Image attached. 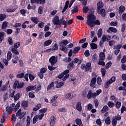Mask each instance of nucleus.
I'll return each instance as SVG.
<instances>
[{
  "instance_id": "26",
  "label": "nucleus",
  "mask_w": 126,
  "mask_h": 126,
  "mask_svg": "<svg viewBox=\"0 0 126 126\" xmlns=\"http://www.w3.org/2000/svg\"><path fill=\"white\" fill-rule=\"evenodd\" d=\"M90 46H91L92 50H96V49H97V48H98V45H97L96 44H95L94 43H91Z\"/></svg>"
},
{
  "instance_id": "9",
  "label": "nucleus",
  "mask_w": 126,
  "mask_h": 126,
  "mask_svg": "<svg viewBox=\"0 0 126 126\" xmlns=\"http://www.w3.org/2000/svg\"><path fill=\"white\" fill-rule=\"evenodd\" d=\"M107 33H110L111 32H112L113 33H117V32H118V30L116 28L110 27L107 30Z\"/></svg>"
},
{
  "instance_id": "34",
  "label": "nucleus",
  "mask_w": 126,
  "mask_h": 126,
  "mask_svg": "<svg viewBox=\"0 0 126 126\" xmlns=\"http://www.w3.org/2000/svg\"><path fill=\"white\" fill-rule=\"evenodd\" d=\"M20 108V101H18L17 103L16 104V106L14 108V111L15 112H17L18 110Z\"/></svg>"
},
{
  "instance_id": "46",
  "label": "nucleus",
  "mask_w": 126,
  "mask_h": 126,
  "mask_svg": "<svg viewBox=\"0 0 126 126\" xmlns=\"http://www.w3.org/2000/svg\"><path fill=\"white\" fill-rule=\"evenodd\" d=\"M7 60L8 61H10V60L11 59V57L12 56V54H11V52L10 51H8L7 52Z\"/></svg>"
},
{
  "instance_id": "19",
  "label": "nucleus",
  "mask_w": 126,
  "mask_h": 126,
  "mask_svg": "<svg viewBox=\"0 0 126 126\" xmlns=\"http://www.w3.org/2000/svg\"><path fill=\"white\" fill-rule=\"evenodd\" d=\"M5 33L3 32H0V43H1L4 40V35Z\"/></svg>"
},
{
  "instance_id": "16",
  "label": "nucleus",
  "mask_w": 126,
  "mask_h": 126,
  "mask_svg": "<svg viewBox=\"0 0 126 126\" xmlns=\"http://www.w3.org/2000/svg\"><path fill=\"white\" fill-rule=\"evenodd\" d=\"M21 105L24 109L28 107V101L23 100Z\"/></svg>"
},
{
  "instance_id": "23",
  "label": "nucleus",
  "mask_w": 126,
  "mask_h": 126,
  "mask_svg": "<svg viewBox=\"0 0 126 126\" xmlns=\"http://www.w3.org/2000/svg\"><path fill=\"white\" fill-rule=\"evenodd\" d=\"M93 97V92L92 90L89 91L87 94L88 99H91Z\"/></svg>"
},
{
  "instance_id": "35",
  "label": "nucleus",
  "mask_w": 126,
  "mask_h": 126,
  "mask_svg": "<svg viewBox=\"0 0 126 126\" xmlns=\"http://www.w3.org/2000/svg\"><path fill=\"white\" fill-rule=\"evenodd\" d=\"M30 123H31V118H30V116H28L27 117V124H26V126H30Z\"/></svg>"
},
{
  "instance_id": "50",
  "label": "nucleus",
  "mask_w": 126,
  "mask_h": 126,
  "mask_svg": "<svg viewBox=\"0 0 126 126\" xmlns=\"http://www.w3.org/2000/svg\"><path fill=\"white\" fill-rule=\"evenodd\" d=\"M58 112H60V113H65L66 112V109H65L64 107L59 108L58 109Z\"/></svg>"
},
{
  "instance_id": "45",
  "label": "nucleus",
  "mask_w": 126,
  "mask_h": 126,
  "mask_svg": "<svg viewBox=\"0 0 126 126\" xmlns=\"http://www.w3.org/2000/svg\"><path fill=\"white\" fill-rule=\"evenodd\" d=\"M52 49L53 51H57V50L59 49V46L58 45V44L55 43L54 45L52 46Z\"/></svg>"
},
{
  "instance_id": "11",
  "label": "nucleus",
  "mask_w": 126,
  "mask_h": 126,
  "mask_svg": "<svg viewBox=\"0 0 126 126\" xmlns=\"http://www.w3.org/2000/svg\"><path fill=\"white\" fill-rule=\"evenodd\" d=\"M76 109L79 112L82 111V106L81 105V102L79 101L76 104Z\"/></svg>"
},
{
  "instance_id": "62",
  "label": "nucleus",
  "mask_w": 126,
  "mask_h": 126,
  "mask_svg": "<svg viewBox=\"0 0 126 126\" xmlns=\"http://www.w3.org/2000/svg\"><path fill=\"white\" fill-rule=\"evenodd\" d=\"M121 63H126V55H124L121 59Z\"/></svg>"
},
{
  "instance_id": "29",
  "label": "nucleus",
  "mask_w": 126,
  "mask_h": 126,
  "mask_svg": "<svg viewBox=\"0 0 126 126\" xmlns=\"http://www.w3.org/2000/svg\"><path fill=\"white\" fill-rule=\"evenodd\" d=\"M52 44V40L48 39L44 42V45L46 46H50Z\"/></svg>"
},
{
  "instance_id": "1",
  "label": "nucleus",
  "mask_w": 126,
  "mask_h": 126,
  "mask_svg": "<svg viewBox=\"0 0 126 126\" xmlns=\"http://www.w3.org/2000/svg\"><path fill=\"white\" fill-rule=\"evenodd\" d=\"M87 24L90 27H94L95 25H100L101 22L98 20H96V16L94 15H89L87 18Z\"/></svg>"
},
{
  "instance_id": "33",
  "label": "nucleus",
  "mask_w": 126,
  "mask_h": 126,
  "mask_svg": "<svg viewBox=\"0 0 126 126\" xmlns=\"http://www.w3.org/2000/svg\"><path fill=\"white\" fill-rule=\"evenodd\" d=\"M75 123L77 126H81V125H82V121H81V119L79 118L76 119Z\"/></svg>"
},
{
  "instance_id": "30",
  "label": "nucleus",
  "mask_w": 126,
  "mask_h": 126,
  "mask_svg": "<svg viewBox=\"0 0 126 126\" xmlns=\"http://www.w3.org/2000/svg\"><path fill=\"white\" fill-rule=\"evenodd\" d=\"M6 27H7V23L6 21H4L2 24L1 29L2 30H5V29H6Z\"/></svg>"
},
{
  "instance_id": "4",
  "label": "nucleus",
  "mask_w": 126,
  "mask_h": 126,
  "mask_svg": "<svg viewBox=\"0 0 126 126\" xmlns=\"http://www.w3.org/2000/svg\"><path fill=\"white\" fill-rule=\"evenodd\" d=\"M24 87V82L19 83V81H15L13 84V89H21Z\"/></svg>"
},
{
  "instance_id": "38",
  "label": "nucleus",
  "mask_w": 126,
  "mask_h": 126,
  "mask_svg": "<svg viewBox=\"0 0 126 126\" xmlns=\"http://www.w3.org/2000/svg\"><path fill=\"white\" fill-rule=\"evenodd\" d=\"M111 83L110 82V81H108V82H106L105 84H104V88L105 89H108L109 87H110V85H111Z\"/></svg>"
},
{
  "instance_id": "3",
  "label": "nucleus",
  "mask_w": 126,
  "mask_h": 126,
  "mask_svg": "<svg viewBox=\"0 0 126 126\" xmlns=\"http://www.w3.org/2000/svg\"><path fill=\"white\" fill-rule=\"evenodd\" d=\"M53 24L57 25V28H60L62 26V22L60 20V17L58 16H55L53 19Z\"/></svg>"
},
{
  "instance_id": "41",
  "label": "nucleus",
  "mask_w": 126,
  "mask_h": 126,
  "mask_svg": "<svg viewBox=\"0 0 126 126\" xmlns=\"http://www.w3.org/2000/svg\"><path fill=\"white\" fill-rule=\"evenodd\" d=\"M101 72L102 76H103V77H105V76L106 75V69L103 67H101Z\"/></svg>"
},
{
  "instance_id": "55",
  "label": "nucleus",
  "mask_w": 126,
  "mask_h": 126,
  "mask_svg": "<svg viewBox=\"0 0 126 126\" xmlns=\"http://www.w3.org/2000/svg\"><path fill=\"white\" fill-rule=\"evenodd\" d=\"M17 78H23L24 77V73H21L20 74H18L16 76Z\"/></svg>"
},
{
  "instance_id": "5",
  "label": "nucleus",
  "mask_w": 126,
  "mask_h": 126,
  "mask_svg": "<svg viewBox=\"0 0 126 126\" xmlns=\"http://www.w3.org/2000/svg\"><path fill=\"white\" fill-rule=\"evenodd\" d=\"M49 63H50L51 65L52 66L55 65L56 63H57V62H58V60L56 59V56H52L50 59H49Z\"/></svg>"
},
{
  "instance_id": "58",
  "label": "nucleus",
  "mask_w": 126,
  "mask_h": 126,
  "mask_svg": "<svg viewBox=\"0 0 126 126\" xmlns=\"http://www.w3.org/2000/svg\"><path fill=\"white\" fill-rule=\"evenodd\" d=\"M11 121L13 123H14V122L16 121V116H15V114H13L12 115V118H11Z\"/></svg>"
},
{
  "instance_id": "63",
  "label": "nucleus",
  "mask_w": 126,
  "mask_h": 126,
  "mask_svg": "<svg viewBox=\"0 0 126 126\" xmlns=\"http://www.w3.org/2000/svg\"><path fill=\"white\" fill-rule=\"evenodd\" d=\"M121 27V32H125L126 30V24H122Z\"/></svg>"
},
{
  "instance_id": "18",
  "label": "nucleus",
  "mask_w": 126,
  "mask_h": 126,
  "mask_svg": "<svg viewBox=\"0 0 126 126\" xmlns=\"http://www.w3.org/2000/svg\"><path fill=\"white\" fill-rule=\"evenodd\" d=\"M89 69H92L91 63H88L86 64V69L85 70V71H89Z\"/></svg>"
},
{
  "instance_id": "15",
  "label": "nucleus",
  "mask_w": 126,
  "mask_h": 126,
  "mask_svg": "<svg viewBox=\"0 0 126 126\" xmlns=\"http://www.w3.org/2000/svg\"><path fill=\"white\" fill-rule=\"evenodd\" d=\"M56 83H57L56 86V88H61L62 86H63V85H64V82H60L59 83V81H56Z\"/></svg>"
},
{
  "instance_id": "48",
  "label": "nucleus",
  "mask_w": 126,
  "mask_h": 126,
  "mask_svg": "<svg viewBox=\"0 0 126 126\" xmlns=\"http://www.w3.org/2000/svg\"><path fill=\"white\" fill-rule=\"evenodd\" d=\"M96 83H97L98 85H101V84H102V79H101V77H97L96 79Z\"/></svg>"
},
{
  "instance_id": "53",
  "label": "nucleus",
  "mask_w": 126,
  "mask_h": 126,
  "mask_svg": "<svg viewBox=\"0 0 126 126\" xmlns=\"http://www.w3.org/2000/svg\"><path fill=\"white\" fill-rule=\"evenodd\" d=\"M94 102L95 104V108H97L98 106H99V101L97 98H95L94 100Z\"/></svg>"
},
{
  "instance_id": "13",
  "label": "nucleus",
  "mask_w": 126,
  "mask_h": 126,
  "mask_svg": "<svg viewBox=\"0 0 126 126\" xmlns=\"http://www.w3.org/2000/svg\"><path fill=\"white\" fill-rule=\"evenodd\" d=\"M125 10H126V7L124 5H121L119 7V14L120 15H122L123 13V12H125Z\"/></svg>"
},
{
  "instance_id": "22",
  "label": "nucleus",
  "mask_w": 126,
  "mask_h": 126,
  "mask_svg": "<svg viewBox=\"0 0 126 126\" xmlns=\"http://www.w3.org/2000/svg\"><path fill=\"white\" fill-rule=\"evenodd\" d=\"M6 111L9 115H10L11 113H12V111H13V108H11V107L7 106L6 107Z\"/></svg>"
},
{
  "instance_id": "36",
  "label": "nucleus",
  "mask_w": 126,
  "mask_h": 126,
  "mask_svg": "<svg viewBox=\"0 0 126 126\" xmlns=\"http://www.w3.org/2000/svg\"><path fill=\"white\" fill-rule=\"evenodd\" d=\"M54 82H52L48 86L47 88V91H49L50 89H52V88L54 87Z\"/></svg>"
},
{
  "instance_id": "14",
  "label": "nucleus",
  "mask_w": 126,
  "mask_h": 126,
  "mask_svg": "<svg viewBox=\"0 0 126 126\" xmlns=\"http://www.w3.org/2000/svg\"><path fill=\"white\" fill-rule=\"evenodd\" d=\"M99 60L101 61H104L105 59H106V56L105 55V53L103 52H100L99 55Z\"/></svg>"
},
{
  "instance_id": "24",
  "label": "nucleus",
  "mask_w": 126,
  "mask_h": 126,
  "mask_svg": "<svg viewBox=\"0 0 126 126\" xmlns=\"http://www.w3.org/2000/svg\"><path fill=\"white\" fill-rule=\"evenodd\" d=\"M11 50L12 51V54L17 55V56H18V55H19V51H18V50H17V49L12 48L11 49Z\"/></svg>"
},
{
  "instance_id": "21",
  "label": "nucleus",
  "mask_w": 126,
  "mask_h": 126,
  "mask_svg": "<svg viewBox=\"0 0 126 126\" xmlns=\"http://www.w3.org/2000/svg\"><path fill=\"white\" fill-rule=\"evenodd\" d=\"M74 67V64L73 63V62H71L70 63H69L67 65V68L69 69V70H70V69H72Z\"/></svg>"
},
{
  "instance_id": "44",
  "label": "nucleus",
  "mask_w": 126,
  "mask_h": 126,
  "mask_svg": "<svg viewBox=\"0 0 126 126\" xmlns=\"http://www.w3.org/2000/svg\"><path fill=\"white\" fill-rule=\"evenodd\" d=\"M89 11V8L88 6H84L83 7V11L84 13H87Z\"/></svg>"
},
{
  "instance_id": "2",
  "label": "nucleus",
  "mask_w": 126,
  "mask_h": 126,
  "mask_svg": "<svg viewBox=\"0 0 126 126\" xmlns=\"http://www.w3.org/2000/svg\"><path fill=\"white\" fill-rule=\"evenodd\" d=\"M21 109H20L16 114V117H18V119L19 120H22L23 119V121H24L25 120V115H26V111H23Z\"/></svg>"
},
{
  "instance_id": "56",
  "label": "nucleus",
  "mask_w": 126,
  "mask_h": 126,
  "mask_svg": "<svg viewBox=\"0 0 126 126\" xmlns=\"http://www.w3.org/2000/svg\"><path fill=\"white\" fill-rule=\"evenodd\" d=\"M115 44H116V41L115 40H110L109 41V45L110 46V47L114 46Z\"/></svg>"
},
{
  "instance_id": "8",
  "label": "nucleus",
  "mask_w": 126,
  "mask_h": 126,
  "mask_svg": "<svg viewBox=\"0 0 126 126\" xmlns=\"http://www.w3.org/2000/svg\"><path fill=\"white\" fill-rule=\"evenodd\" d=\"M49 122L50 126H55V125H56V118L54 116L51 117Z\"/></svg>"
},
{
  "instance_id": "39",
  "label": "nucleus",
  "mask_w": 126,
  "mask_h": 126,
  "mask_svg": "<svg viewBox=\"0 0 126 126\" xmlns=\"http://www.w3.org/2000/svg\"><path fill=\"white\" fill-rule=\"evenodd\" d=\"M115 106L117 109H120L122 106V103L120 101H117L115 103Z\"/></svg>"
},
{
  "instance_id": "27",
  "label": "nucleus",
  "mask_w": 126,
  "mask_h": 126,
  "mask_svg": "<svg viewBox=\"0 0 126 126\" xmlns=\"http://www.w3.org/2000/svg\"><path fill=\"white\" fill-rule=\"evenodd\" d=\"M79 51H80V47H76L73 49V54H77Z\"/></svg>"
},
{
  "instance_id": "51",
  "label": "nucleus",
  "mask_w": 126,
  "mask_h": 126,
  "mask_svg": "<svg viewBox=\"0 0 126 126\" xmlns=\"http://www.w3.org/2000/svg\"><path fill=\"white\" fill-rule=\"evenodd\" d=\"M38 121V117H37V115H35L32 119V123L33 125H35L36 123Z\"/></svg>"
},
{
  "instance_id": "10",
  "label": "nucleus",
  "mask_w": 126,
  "mask_h": 126,
  "mask_svg": "<svg viewBox=\"0 0 126 126\" xmlns=\"http://www.w3.org/2000/svg\"><path fill=\"white\" fill-rule=\"evenodd\" d=\"M69 42L66 39L63 40L59 43L60 47H65Z\"/></svg>"
},
{
  "instance_id": "59",
  "label": "nucleus",
  "mask_w": 126,
  "mask_h": 126,
  "mask_svg": "<svg viewBox=\"0 0 126 126\" xmlns=\"http://www.w3.org/2000/svg\"><path fill=\"white\" fill-rule=\"evenodd\" d=\"M37 75L39 77L40 79H43V78H44V74L41 73V72H37Z\"/></svg>"
},
{
  "instance_id": "40",
  "label": "nucleus",
  "mask_w": 126,
  "mask_h": 126,
  "mask_svg": "<svg viewBox=\"0 0 126 126\" xmlns=\"http://www.w3.org/2000/svg\"><path fill=\"white\" fill-rule=\"evenodd\" d=\"M112 65V62H108L105 65V69H108V68H110Z\"/></svg>"
},
{
  "instance_id": "60",
  "label": "nucleus",
  "mask_w": 126,
  "mask_h": 126,
  "mask_svg": "<svg viewBox=\"0 0 126 126\" xmlns=\"http://www.w3.org/2000/svg\"><path fill=\"white\" fill-rule=\"evenodd\" d=\"M29 78L31 81H33V80L35 79V77H34L32 74H29Z\"/></svg>"
},
{
  "instance_id": "28",
  "label": "nucleus",
  "mask_w": 126,
  "mask_h": 126,
  "mask_svg": "<svg viewBox=\"0 0 126 126\" xmlns=\"http://www.w3.org/2000/svg\"><path fill=\"white\" fill-rule=\"evenodd\" d=\"M102 34H103V30L102 29H99L97 31L98 38H101V37H102Z\"/></svg>"
},
{
  "instance_id": "37",
  "label": "nucleus",
  "mask_w": 126,
  "mask_h": 126,
  "mask_svg": "<svg viewBox=\"0 0 126 126\" xmlns=\"http://www.w3.org/2000/svg\"><path fill=\"white\" fill-rule=\"evenodd\" d=\"M41 104L38 103L37 105L35 106V107H33V110L34 111V112H36V111H38L40 108H41Z\"/></svg>"
},
{
  "instance_id": "43",
  "label": "nucleus",
  "mask_w": 126,
  "mask_h": 126,
  "mask_svg": "<svg viewBox=\"0 0 126 126\" xmlns=\"http://www.w3.org/2000/svg\"><path fill=\"white\" fill-rule=\"evenodd\" d=\"M98 63L99 65H102V66H105V64H106V63L104 62V61L101 60L100 59H99Z\"/></svg>"
},
{
  "instance_id": "49",
  "label": "nucleus",
  "mask_w": 126,
  "mask_h": 126,
  "mask_svg": "<svg viewBox=\"0 0 126 126\" xmlns=\"http://www.w3.org/2000/svg\"><path fill=\"white\" fill-rule=\"evenodd\" d=\"M107 105L109 108H113L115 106V103L113 101H109Z\"/></svg>"
},
{
  "instance_id": "17",
  "label": "nucleus",
  "mask_w": 126,
  "mask_h": 126,
  "mask_svg": "<svg viewBox=\"0 0 126 126\" xmlns=\"http://www.w3.org/2000/svg\"><path fill=\"white\" fill-rule=\"evenodd\" d=\"M97 10H100L101 8H103L104 4H103V2L102 1H99L97 3Z\"/></svg>"
},
{
  "instance_id": "6",
  "label": "nucleus",
  "mask_w": 126,
  "mask_h": 126,
  "mask_svg": "<svg viewBox=\"0 0 126 126\" xmlns=\"http://www.w3.org/2000/svg\"><path fill=\"white\" fill-rule=\"evenodd\" d=\"M97 13H98V14H100L102 17H106V10H105V9H101L100 10H98Z\"/></svg>"
},
{
  "instance_id": "52",
  "label": "nucleus",
  "mask_w": 126,
  "mask_h": 126,
  "mask_svg": "<svg viewBox=\"0 0 126 126\" xmlns=\"http://www.w3.org/2000/svg\"><path fill=\"white\" fill-rule=\"evenodd\" d=\"M16 10V8H14L13 9H11V8H8L6 9V12L8 13H10V12H14Z\"/></svg>"
},
{
  "instance_id": "32",
  "label": "nucleus",
  "mask_w": 126,
  "mask_h": 126,
  "mask_svg": "<svg viewBox=\"0 0 126 126\" xmlns=\"http://www.w3.org/2000/svg\"><path fill=\"white\" fill-rule=\"evenodd\" d=\"M6 18L5 14H0V21H3Z\"/></svg>"
},
{
  "instance_id": "61",
  "label": "nucleus",
  "mask_w": 126,
  "mask_h": 126,
  "mask_svg": "<svg viewBox=\"0 0 126 126\" xmlns=\"http://www.w3.org/2000/svg\"><path fill=\"white\" fill-rule=\"evenodd\" d=\"M19 47H20V43L17 42L14 44V48H13L18 49V48H19Z\"/></svg>"
},
{
  "instance_id": "42",
  "label": "nucleus",
  "mask_w": 126,
  "mask_h": 126,
  "mask_svg": "<svg viewBox=\"0 0 126 126\" xmlns=\"http://www.w3.org/2000/svg\"><path fill=\"white\" fill-rule=\"evenodd\" d=\"M78 11H79L78 8H77V7H75L72 10H71V14L77 13Z\"/></svg>"
},
{
  "instance_id": "31",
  "label": "nucleus",
  "mask_w": 126,
  "mask_h": 126,
  "mask_svg": "<svg viewBox=\"0 0 126 126\" xmlns=\"http://www.w3.org/2000/svg\"><path fill=\"white\" fill-rule=\"evenodd\" d=\"M107 111H109V107L108 106L105 105L101 109V113H105V112H107Z\"/></svg>"
},
{
  "instance_id": "47",
  "label": "nucleus",
  "mask_w": 126,
  "mask_h": 126,
  "mask_svg": "<svg viewBox=\"0 0 126 126\" xmlns=\"http://www.w3.org/2000/svg\"><path fill=\"white\" fill-rule=\"evenodd\" d=\"M5 122V113H4L2 116L0 123L1 124H3V123H4Z\"/></svg>"
},
{
  "instance_id": "20",
  "label": "nucleus",
  "mask_w": 126,
  "mask_h": 126,
  "mask_svg": "<svg viewBox=\"0 0 126 126\" xmlns=\"http://www.w3.org/2000/svg\"><path fill=\"white\" fill-rule=\"evenodd\" d=\"M31 20L35 23V24H38V22H39V20H38V18L36 17H31Z\"/></svg>"
},
{
  "instance_id": "64",
  "label": "nucleus",
  "mask_w": 126,
  "mask_h": 126,
  "mask_svg": "<svg viewBox=\"0 0 126 126\" xmlns=\"http://www.w3.org/2000/svg\"><path fill=\"white\" fill-rule=\"evenodd\" d=\"M84 55L85 57H89L90 56V52L89 50H87L85 51Z\"/></svg>"
},
{
  "instance_id": "7",
  "label": "nucleus",
  "mask_w": 126,
  "mask_h": 126,
  "mask_svg": "<svg viewBox=\"0 0 126 126\" xmlns=\"http://www.w3.org/2000/svg\"><path fill=\"white\" fill-rule=\"evenodd\" d=\"M96 77H94L92 79L91 83H90V86L91 87H93V88H96L95 84H96Z\"/></svg>"
},
{
  "instance_id": "25",
  "label": "nucleus",
  "mask_w": 126,
  "mask_h": 126,
  "mask_svg": "<svg viewBox=\"0 0 126 126\" xmlns=\"http://www.w3.org/2000/svg\"><path fill=\"white\" fill-rule=\"evenodd\" d=\"M20 93H17L14 96V100L15 101H18L19 100V98H20Z\"/></svg>"
},
{
  "instance_id": "57",
  "label": "nucleus",
  "mask_w": 126,
  "mask_h": 126,
  "mask_svg": "<svg viewBox=\"0 0 126 126\" xmlns=\"http://www.w3.org/2000/svg\"><path fill=\"white\" fill-rule=\"evenodd\" d=\"M39 72L43 73L44 74V73H45V72H47V68L45 67L41 68L40 69Z\"/></svg>"
},
{
  "instance_id": "54",
  "label": "nucleus",
  "mask_w": 126,
  "mask_h": 126,
  "mask_svg": "<svg viewBox=\"0 0 126 126\" xmlns=\"http://www.w3.org/2000/svg\"><path fill=\"white\" fill-rule=\"evenodd\" d=\"M105 124H106V125H110V124H111V119H110V117H108L106 118Z\"/></svg>"
},
{
  "instance_id": "12",
  "label": "nucleus",
  "mask_w": 126,
  "mask_h": 126,
  "mask_svg": "<svg viewBox=\"0 0 126 126\" xmlns=\"http://www.w3.org/2000/svg\"><path fill=\"white\" fill-rule=\"evenodd\" d=\"M36 87H37V86L36 85H35L34 86H29L26 88V90L27 92H29V91H32L33 90H35Z\"/></svg>"
}]
</instances>
